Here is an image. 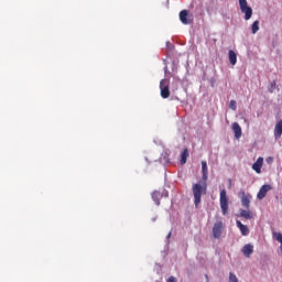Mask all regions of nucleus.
I'll return each instance as SVG.
<instances>
[{"label":"nucleus","instance_id":"obj_19","mask_svg":"<svg viewBox=\"0 0 282 282\" xmlns=\"http://www.w3.org/2000/svg\"><path fill=\"white\" fill-rule=\"evenodd\" d=\"M251 32L252 34H257V32H259V21L256 20L252 24H251Z\"/></svg>","mask_w":282,"mask_h":282},{"label":"nucleus","instance_id":"obj_17","mask_svg":"<svg viewBox=\"0 0 282 282\" xmlns=\"http://www.w3.org/2000/svg\"><path fill=\"white\" fill-rule=\"evenodd\" d=\"M152 199H153L154 204H156V206H160V199H162V193L154 191L152 193Z\"/></svg>","mask_w":282,"mask_h":282},{"label":"nucleus","instance_id":"obj_3","mask_svg":"<svg viewBox=\"0 0 282 282\" xmlns=\"http://www.w3.org/2000/svg\"><path fill=\"white\" fill-rule=\"evenodd\" d=\"M219 202L223 215H228V195L226 194V189L220 191Z\"/></svg>","mask_w":282,"mask_h":282},{"label":"nucleus","instance_id":"obj_2","mask_svg":"<svg viewBox=\"0 0 282 282\" xmlns=\"http://www.w3.org/2000/svg\"><path fill=\"white\" fill-rule=\"evenodd\" d=\"M239 9L245 14V21H250L252 19V7L248 6V0H238Z\"/></svg>","mask_w":282,"mask_h":282},{"label":"nucleus","instance_id":"obj_13","mask_svg":"<svg viewBox=\"0 0 282 282\" xmlns=\"http://www.w3.org/2000/svg\"><path fill=\"white\" fill-rule=\"evenodd\" d=\"M202 175H203V181L207 182V180H208V163L206 161H202Z\"/></svg>","mask_w":282,"mask_h":282},{"label":"nucleus","instance_id":"obj_10","mask_svg":"<svg viewBox=\"0 0 282 282\" xmlns=\"http://www.w3.org/2000/svg\"><path fill=\"white\" fill-rule=\"evenodd\" d=\"M263 166V158H258L257 161L252 164V170L259 174H261V167Z\"/></svg>","mask_w":282,"mask_h":282},{"label":"nucleus","instance_id":"obj_8","mask_svg":"<svg viewBox=\"0 0 282 282\" xmlns=\"http://www.w3.org/2000/svg\"><path fill=\"white\" fill-rule=\"evenodd\" d=\"M271 189H272V186H270V185H263V186L259 189V192H258V194H257V197H258L259 199H263V198L268 195V192L271 191Z\"/></svg>","mask_w":282,"mask_h":282},{"label":"nucleus","instance_id":"obj_24","mask_svg":"<svg viewBox=\"0 0 282 282\" xmlns=\"http://www.w3.org/2000/svg\"><path fill=\"white\" fill-rule=\"evenodd\" d=\"M161 197H169V192H163V193L161 194Z\"/></svg>","mask_w":282,"mask_h":282},{"label":"nucleus","instance_id":"obj_6","mask_svg":"<svg viewBox=\"0 0 282 282\" xmlns=\"http://www.w3.org/2000/svg\"><path fill=\"white\" fill-rule=\"evenodd\" d=\"M241 252L247 259H250L251 254L254 252V246L247 243L242 247Z\"/></svg>","mask_w":282,"mask_h":282},{"label":"nucleus","instance_id":"obj_14","mask_svg":"<svg viewBox=\"0 0 282 282\" xmlns=\"http://www.w3.org/2000/svg\"><path fill=\"white\" fill-rule=\"evenodd\" d=\"M281 135H282V119L275 124V128H274L275 140H279Z\"/></svg>","mask_w":282,"mask_h":282},{"label":"nucleus","instance_id":"obj_22","mask_svg":"<svg viewBox=\"0 0 282 282\" xmlns=\"http://www.w3.org/2000/svg\"><path fill=\"white\" fill-rule=\"evenodd\" d=\"M272 162H274V159L272 156H269L267 159V164H272Z\"/></svg>","mask_w":282,"mask_h":282},{"label":"nucleus","instance_id":"obj_11","mask_svg":"<svg viewBox=\"0 0 282 282\" xmlns=\"http://www.w3.org/2000/svg\"><path fill=\"white\" fill-rule=\"evenodd\" d=\"M231 129H232V131L235 133L236 140H239V138H241V133H242L241 126H239L237 122H234L231 124Z\"/></svg>","mask_w":282,"mask_h":282},{"label":"nucleus","instance_id":"obj_15","mask_svg":"<svg viewBox=\"0 0 282 282\" xmlns=\"http://www.w3.org/2000/svg\"><path fill=\"white\" fill-rule=\"evenodd\" d=\"M250 199H252L251 195H242L241 204L245 208H250Z\"/></svg>","mask_w":282,"mask_h":282},{"label":"nucleus","instance_id":"obj_20","mask_svg":"<svg viewBox=\"0 0 282 282\" xmlns=\"http://www.w3.org/2000/svg\"><path fill=\"white\" fill-rule=\"evenodd\" d=\"M188 159V150H184L181 154V164H184Z\"/></svg>","mask_w":282,"mask_h":282},{"label":"nucleus","instance_id":"obj_23","mask_svg":"<svg viewBox=\"0 0 282 282\" xmlns=\"http://www.w3.org/2000/svg\"><path fill=\"white\" fill-rule=\"evenodd\" d=\"M167 282H177V279H175V276H170Z\"/></svg>","mask_w":282,"mask_h":282},{"label":"nucleus","instance_id":"obj_1","mask_svg":"<svg viewBox=\"0 0 282 282\" xmlns=\"http://www.w3.org/2000/svg\"><path fill=\"white\" fill-rule=\"evenodd\" d=\"M206 182L204 183H195L193 186H192V193H193V196H194V204L197 208V206H199V204H202V195H206Z\"/></svg>","mask_w":282,"mask_h":282},{"label":"nucleus","instance_id":"obj_21","mask_svg":"<svg viewBox=\"0 0 282 282\" xmlns=\"http://www.w3.org/2000/svg\"><path fill=\"white\" fill-rule=\"evenodd\" d=\"M229 109H232V111H237V101L230 100Z\"/></svg>","mask_w":282,"mask_h":282},{"label":"nucleus","instance_id":"obj_16","mask_svg":"<svg viewBox=\"0 0 282 282\" xmlns=\"http://www.w3.org/2000/svg\"><path fill=\"white\" fill-rule=\"evenodd\" d=\"M228 58H229L230 65H237V53H235V51L232 50L229 51Z\"/></svg>","mask_w":282,"mask_h":282},{"label":"nucleus","instance_id":"obj_26","mask_svg":"<svg viewBox=\"0 0 282 282\" xmlns=\"http://www.w3.org/2000/svg\"><path fill=\"white\" fill-rule=\"evenodd\" d=\"M167 239H171V232H169V235H167Z\"/></svg>","mask_w":282,"mask_h":282},{"label":"nucleus","instance_id":"obj_9","mask_svg":"<svg viewBox=\"0 0 282 282\" xmlns=\"http://www.w3.org/2000/svg\"><path fill=\"white\" fill-rule=\"evenodd\" d=\"M180 21L183 23V25L191 24V19L188 18V11L183 10L180 12Z\"/></svg>","mask_w":282,"mask_h":282},{"label":"nucleus","instance_id":"obj_5","mask_svg":"<svg viewBox=\"0 0 282 282\" xmlns=\"http://www.w3.org/2000/svg\"><path fill=\"white\" fill-rule=\"evenodd\" d=\"M223 232H224V221L218 220L214 224V227H213L214 239H220Z\"/></svg>","mask_w":282,"mask_h":282},{"label":"nucleus","instance_id":"obj_7","mask_svg":"<svg viewBox=\"0 0 282 282\" xmlns=\"http://www.w3.org/2000/svg\"><path fill=\"white\" fill-rule=\"evenodd\" d=\"M272 238L275 239V241H278V243H280L278 253L280 254V257H282V234L278 232V231H272Z\"/></svg>","mask_w":282,"mask_h":282},{"label":"nucleus","instance_id":"obj_18","mask_svg":"<svg viewBox=\"0 0 282 282\" xmlns=\"http://www.w3.org/2000/svg\"><path fill=\"white\" fill-rule=\"evenodd\" d=\"M240 217H243L245 219H252V215L246 209L240 210Z\"/></svg>","mask_w":282,"mask_h":282},{"label":"nucleus","instance_id":"obj_4","mask_svg":"<svg viewBox=\"0 0 282 282\" xmlns=\"http://www.w3.org/2000/svg\"><path fill=\"white\" fill-rule=\"evenodd\" d=\"M169 85H171V82L169 79H162L160 82L161 98H169V96H171Z\"/></svg>","mask_w":282,"mask_h":282},{"label":"nucleus","instance_id":"obj_25","mask_svg":"<svg viewBox=\"0 0 282 282\" xmlns=\"http://www.w3.org/2000/svg\"><path fill=\"white\" fill-rule=\"evenodd\" d=\"M164 70H165V74H166V73L169 72V67L165 66V67H164Z\"/></svg>","mask_w":282,"mask_h":282},{"label":"nucleus","instance_id":"obj_12","mask_svg":"<svg viewBox=\"0 0 282 282\" xmlns=\"http://www.w3.org/2000/svg\"><path fill=\"white\" fill-rule=\"evenodd\" d=\"M241 235H243V237H248V235H250V230L248 229V226L241 224V221L237 220L236 221Z\"/></svg>","mask_w":282,"mask_h":282}]
</instances>
